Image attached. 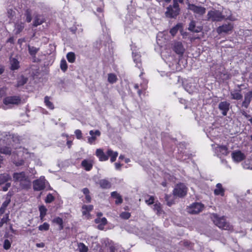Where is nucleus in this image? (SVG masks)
<instances>
[{"label": "nucleus", "mask_w": 252, "mask_h": 252, "mask_svg": "<svg viewBox=\"0 0 252 252\" xmlns=\"http://www.w3.org/2000/svg\"><path fill=\"white\" fill-rule=\"evenodd\" d=\"M94 222L98 224L97 228L100 230L103 229V226L107 223V220L106 218H96L94 220Z\"/></svg>", "instance_id": "obj_21"}, {"label": "nucleus", "mask_w": 252, "mask_h": 252, "mask_svg": "<svg viewBox=\"0 0 252 252\" xmlns=\"http://www.w3.org/2000/svg\"><path fill=\"white\" fill-rule=\"evenodd\" d=\"M11 199L10 198H6L5 200L2 203L1 207L6 209Z\"/></svg>", "instance_id": "obj_52"}, {"label": "nucleus", "mask_w": 252, "mask_h": 252, "mask_svg": "<svg viewBox=\"0 0 252 252\" xmlns=\"http://www.w3.org/2000/svg\"><path fill=\"white\" fill-rule=\"evenodd\" d=\"M89 134L91 135V137H89L88 138V143L90 144L94 143V141L96 139V137L100 136L101 133L99 130H95L94 131L91 130L89 131Z\"/></svg>", "instance_id": "obj_18"}, {"label": "nucleus", "mask_w": 252, "mask_h": 252, "mask_svg": "<svg viewBox=\"0 0 252 252\" xmlns=\"http://www.w3.org/2000/svg\"><path fill=\"white\" fill-rule=\"evenodd\" d=\"M155 201V197L154 196H150L148 199H146L145 200V202L148 205H152L154 204Z\"/></svg>", "instance_id": "obj_53"}, {"label": "nucleus", "mask_w": 252, "mask_h": 252, "mask_svg": "<svg viewBox=\"0 0 252 252\" xmlns=\"http://www.w3.org/2000/svg\"><path fill=\"white\" fill-rule=\"evenodd\" d=\"M188 189L183 183L177 184L175 187L173 193L174 195L179 197H183L186 195Z\"/></svg>", "instance_id": "obj_6"}, {"label": "nucleus", "mask_w": 252, "mask_h": 252, "mask_svg": "<svg viewBox=\"0 0 252 252\" xmlns=\"http://www.w3.org/2000/svg\"><path fill=\"white\" fill-rule=\"evenodd\" d=\"M5 183V184L4 185V186L2 187V190L4 191H7L8 189L10 188V187L11 186L10 183H7V182Z\"/></svg>", "instance_id": "obj_58"}, {"label": "nucleus", "mask_w": 252, "mask_h": 252, "mask_svg": "<svg viewBox=\"0 0 252 252\" xmlns=\"http://www.w3.org/2000/svg\"><path fill=\"white\" fill-rule=\"evenodd\" d=\"M186 3L188 4V9L192 11L193 13L200 15H203L206 12V8L201 6H197L194 4L189 3V0H187Z\"/></svg>", "instance_id": "obj_8"}, {"label": "nucleus", "mask_w": 252, "mask_h": 252, "mask_svg": "<svg viewBox=\"0 0 252 252\" xmlns=\"http://www.w3.org/2000/svg\"><path fill=\"white\" fill-rule=\"evenodd\" d=\"M216 188L214 190V193L215 195H220L223 196L224 195L225 190L223 188L220 183H218L216 185Z\"/></svg>", "instance_id": "obj_22"}, {"label": "nucleus", "mask_w": 252, "mask_h": 252, "mask_svg": "<svg viewBox=\"0 0 252 252\" xmlns=\"http://www.w3.org/2000/svg\"><path fill=\"white\" fill-rule=\"evenodd\" d=\"M122 164L120 163L116 162L115 163V168L116 169H120Z\"/></svg>", "instance_id": "obj_64"}, {"label": "nucleus", "mask_w": 252, "mask_h": 252, "mask_svg": "<svg viewBox=\"0 0 252 252\" xmlns=\"http://www.w3.org/2000/svg\"><path fill=\"white\" fill-rule=\"evenodd\" d=\"M218 148L219 152L223 156H227L229 153L228 148L226 145H219Z\"/></svg>", "instance_id": "obj_36"}, {"label": "nucleus", "mask_w": 252, "mask_h": 252, "mask_svg": "<svg viewBox=\"0 0 252 252\" xmlns=\"http://www.w3.org/2000/svg\"><path fill=\"white\" fill-rule=\"evenodd\" d=\"M11 242L8 239H5L3 244V248L6 250H9L11 248Z\"/></svg>", "instance_id": "obj_49"}, {"label": "nucleus", "mask_w": 252, "mask_h": 252, "mask_svg": "<svg viewBox=\"0 0 252 252\" xmlns=\"http://www.w3.org/2000/svg\"><path fill=\"white\" fill-rule=\"evenodd\" d=\"M180 11L172 8V5H170L167 7V10L165 12L166 16L168 18H173L177 17L179 15Z\"/></svg>", "instance_id": "obj_14"}, {"label": "nucleus", "mask_w": 252, "mask_h": 252, "mask_svg": "<svg viewBox=\"0 0 252 252\" xmlns=\"http://www.w3.org/2000/svg\"><path fill=\"white\" fill-rule=\"evenodd\" d=\"M24 23L22 22L16 23L15 24V34H18L22 32L24 28Z\"/></svg>", "instance_id": "obj_35"}, {"label": "nucleus", "mask_w": 252, "mask_h": 252, "mask_svg": "<svg viewBox=\"0 0 252 252\" xmlns=\"http://www.w3.org/2000/svg\"><path fill=\"white\" fill-rule=\"evenodd\" d=\"M233 29V25L231 23L224 24L218 27L216 31L218 33L220 34L222 32L227 33L231 31Z\"/></svg>", "instance_id": "obj_11"}, {"label": "nucleus", "mask_w": 252, "mask_h": 252, "mask_svg": "<svg viewBox=\"0 0 252 252\" xmlns=\"http://www.w3.org/2000/svg\"><path fill=\"white\" fill-rule=\"evenodd\" d=\"M95 156L98 158L100 161H104L108 160L107 154H105L101 149H97L96 150Z\"/></svg>", "instance_id": "obj_20"}, {"label": "nucleus", "mask_w": 252, "mask_h": 252, "mask_svg": "<svg viewBox=\"0 0 252 252\" xmlns=\"http://www.w3.org/2000/svg\"><path fill=\"white\" fill-rule=\"evenodd\" d=\"M51 97L48 96H45L44 98V102L45 106L49 109L53 110L55 108V106L53 102L50 100Z\"/></svg>", "instance_id": "obj_32"}, {"label": "nucleus", "mask_w": 252, "mask_h": 252, "mask_svg": "<svg viewBox=\"0 0 252 252\" xmlns=\"http://www.w3.org/2000/svg\"><path fill=\"white\" fill-rule=\"evenodd\" d=\"M241 112L242 115L246 118H249L251 117L250 115L248 114L245 110H242Z\"/></svg>", "instance_id": "obj_60"}, {"label": "nucleus", "mask_w": 252, "mask_h": 252, "mask_svg": "<svg viewBox=\"0 0 252 252\" xmlns=\"http://www.w3.org/2000/svg\"><path fill=\"white\" fill-rule=\"evenodd\" d=\"M180 246L188 251H193L194 244L188 240H183L179 243Z\"/></svg>", "instance_id": "obj_16"}, {"label": "nucleus", "mask_w": 252, "mask_h": 252, "mask_svg": "<svg viewBox=\"0 0 252 252\" xmlns=\"http://www.w3.org/2000/svg\"><path fill=\"white\" fill-rule=\"evenodd\" d=\"M74 133L77 139H81L82 138V133L80 129H76Z\"/></svg>", "instance_id": "obj_55"}, {"label": "nucleus", "mask_w": 252, "mask_h": 252, "mask_svg": "<svg viewBox=\"0 0 252 252\" xmlns=\"http://www.w3.org/2000/svg\"><path fill=\"white\" fill-rule=\"evenodd\" d=\"M230 103L226 101H221L219 104V108L221 111L223 116H226L229 110Z\"/></svg>", "instance_id": "obj_15"}, {"label": "nucleus", "mask_w": 252, "mask_h": 252, "mask_svg": "<svg viewBox=\"0 0 252 252\" xmlns=\"http://www.w3.org/2000/svg\"><path fill=\"white\" fill-rule=\"evenodd\" d=\"M153 209L158 215H160L163 212L161 205L158 201H157L155 204H154Z\"/></svg>", "instance_id": "obj_34"}, {"label": "nucleus", "mask_w": 252, "mask_h": 252, "mask_svg": "<svg viewBox=\"0 0 252 252\" xmlns=\"http://www.w3.org/2000/svg\"><path fill=\"white\" fill-rule=\"evenodd\" d=\"M106 154L108 156V159L109 157L110 158V161L111 162H114L118 156V153L117 152H114L111 149H108L106 151Z\"/></svg>", "instance_id": "obj_24"}, {"label": "nucleus", "mask_w": 252, "mask_h": 252, "mask_svg": "<svg viewBox=\"0 0 252 252\" xmlns=\"http://www.w3.org/2000/svg\"><path fill=\"white\" fill-rule=\"evenodd\" d=\"M55 197L51 194V193H49L45 199V202L46 203H50L52 202H53L55 200Z\"/></svg>", "instance_id": "obj_47"}, {"label": "nucleus", "mask_w": 252, "mask_h": 252, "mask_svg": "<svg viewBox=\"0 0 252 252\" xmlns=\"http://www.w3.org/2000/svg\"><path fill=\"white\" fill-rule=\"evenodd\" d=\"M171 195L165 194V200L167 202V205L169 206H171L172 204H174V200L173 199H171Z\"/></svg>", "instance_id": "obj_44"}, {"label": "nucleus", "mask_w": 252, "mask_h": 252, "mask_svg": "<svg viewBox=\"0 0 252 252\" xmlns=\"http://www.w3.org/2000/svg\"><path fill=\"white\" fill-rule=\"evenodd\" d=\"M7 43H10L11 44L14 43V38L13 37L11 36L8 38L6 41Z\"/></svg>", "instance_id": "obj_63"}, {"label": "nucleus", "mask_w": 252, "mask_h": 252, "mask_svg": "<svg viewBox=\"0 0 252 252\" xmlns=\"http://www.w3.org/2000/svg\"><path fill=\"white\" fill-rule=\"evenodd\" d=\"M94 161L93 159H84L81 161V166L87 171L92 170L93 167Z\"/></svg>", "instance_id": "obj_17"}, {"label": "nucleus", "mask_w": 252, "mask_h": 252, "mask_svg": "<svg viewBox=\"0 0 252 252\" xmlns=\"http://www.w3.org/2000/svg\"><path fill=\"white\" fill-rule=\"evenodd\" d=\"M107 80L109 83L113 84L117 82L118 78L114 73H110L108 74Z\"/></svg>", "instance_id": "obj_41"}, {"label": "nucleus", "mask_w": 252, "mask_h": 252, "mask_svg": "<svg viewBox=\"0 0 252 252\" xmlns=\"http://www.w3.org/2000/svg\"><path fill=\"white\" fill-rule=\"evenodd\" d=\"M52 222L59 225V229L60 230H62L63 229V222L62 218L59 217H56L53 219Z\"/></svg>", "instance_id": "obj_27"}, {"label": "nucleus", "mask_w": 252, "mask_h": 252, "mask_svg": "<svg viewBox=\"0 0 252 252\" xmlns=\"http://www.w3.org/2000/svg\"><path fill=\"white\" fill-rule=\"evenodd\" d=\"M231 156L235 162H239L246 158V156L240 150H236L232 152Z\"/></svg>", "instance_id": "obj_12"}, {"label": "nucleus", "mask_w": 252, "mask_h": 252, "mask_svg": "<svg viewBox=\"0 0 252 252\" xmlns=\"http://www.w3.org/2000/svg\"><path fill=\"white\" fill-rule=\"evenodd\" d=\"M10 68L11 70H17L20 67L19 62L15 58H13L10 60Z\"/></svg>", "instance_id": "obj_25"}, {"label": "nucleus", "mask_w": 252, "mask_h": 252, "mask_svg": "<svg viewBox=\"0 0 252 252\" xmlns=\"http://www.w3.org/2000/svg\"><path fill=\"white\" fill-rule=\"evenodd\" d=\"M211 219L214 223L220 228L228 230L232 227L224 217H219L217 214H213Z\"/></svg>", "instance_id": "obj_2"}, {"label": "nucleus", "mask_w": 252, "mask_h": 252, "mask_svg": "<svg viewBox=\"0 0 252 252\" xmlns=\"http://www.w3.org/2000/svg\"><path fill=\"white\" fill-rule=\"evenodd\" d=\"M181 26L180 25V24H177L176 25H175V26H174L173 28H172L170 31H169V33L173 36H175L176 33H177L178 30H179V29L180 27H181Z\"/></svg>", "instance_id": "obj_42"}, {"label": "nucleus", "mask_w": 252, "mask_h": 252, "mask_svg": "<svg viewBox=\"0 0 252 252\" xmlns=\"http://www.w3.org/2000/svg\"><path fill=\"white\" fill-rule=\"evenodd\" d=\"M40 212L39 218L41 221L44 220V218L46 215L47 209L44 206H41L39 207Z\"/></svg>", "instance_id": "obj_39"}, {"label": "nucleus", "mask_w": 252, "mask_h": 252, "mask_svg": "<svg viewBox=\"0 0 252 252\" xmlns=\"http://www.w3.org/2000/svg\"><path fill=\"white\" fill-rule=\"evenodd\" d=\"M111 196L115 198L116 200L115 201V203L116 204L118 205L121 204L123 202V198L121 195L118 193L117 191H113L111 193Z\"/></svg>", "instance_id": "obj_26"}, {"label": "nucleus", "mask_w": 252, "mask_h": 252, "mask_svg": "<svg viewBox=\"0 0 252 252\" xmlns=\"http://www.w3.org/2000/svg\"><path fill=\"white\" fill-rule=\"evenodd\" d=\"M146 88H147L146 87H145V88H142V89H138V90H137V93H138V96L139 97L141 96L142 94L143 93V91H145L146 89Z\"/></svg>", "instance_id": "obj_62"}, {"label": "nucleus", "mask_w": 252, "mask_h": 252, "mask_svg": "<svg viewBox=\"0 0 252 252\" xmlns=\"http://www.w3.org/2000/svg\"><path fill=\"white\" fill-rule=\"evenodd\" d=\"M244 84H237L235 88L230 91V98L232 99L239 100L242 99V87H244Z\"/></svg>", "instance_id": "obj_4"}, {"label": "nucleus", "mask_w": 252, "mask_h": 252, "mask_svg": "<svg viewBox=\"0 0 252 252\" xmlns=\"http://www.w3.org/2000/svg\"><path fill=\"white\" fill-rule=\"evenodd\" d=\"M12 149L9 146H0V153L4 155H10L11 154Z\"/></svg>", "instance_id": "obj_38"}, {"label": "nucleus", "mask_w": 252, "mask_h": 252, "mask_svg": "<svg viewBox=\"0 0 252 252\" xmlns=\"http://www.w3.org/2000/svg\"><path fill=\"white\" fill-rule=\"evenodd\" d=\"M172 48L173 51L179 55V57H182L185 51V49L180 41H175L172 45Z\"/></svg>", "instance_id": "obj_9"}, {"label": "nucleus", "mask_w": 252, "mask_h": 252, "mask_svg": "<svg viewBox=\"0 0 252 252\" xmlns=\"http://www.w3.org/2000/svg\"><path fill=\"white\" fill-rule=\"evenodd\" d=\"M207 17L213 22L221 21L224 18V16L222 15V13L217 10L209 11L207 13Z\"/></svg>", "instance_id": "obj_7"}, {"label": "nucleus", "mask_w": 252, "mask_h": 252, "mask_svg": "<svg viewBox=\"0 0 252 252\" xmlns=\"http://www.w3.org/2000/svg\"><path fill=\"white\" fill-rule=\"evenodd\" d=\"M7 15L8 18H9L10 20H12L15 16V12L12 9H9L7 11Z\"/></svg>", "instance_id": "obj_54"}, {"label": "nucleus", "mask_w": 252, "mask_h": 252, "mask_svg": "<svg viewBox=\"0 0 252 252\" xmlns=\"http://www.w3.org/2000/svg\"><path fill=\"white\" fill-rule=\"evenodd\" d=\"M252 100V90L244 94V98L242 102V106L248 108Z\"/></svg>", "instance_id": "obj_13"}, {"label": "nucleus", "mask_w": 252, "mask_h": 252, "mask_svg": "<svg viewBox=\"0 0 252 252\" xmlns=\"http://www.w3.org/2000/svg\"><path fill=\"white\" fill-rule=\"evenodd\" d=\"M82 191L85 195L90 194V190L87 188H83Z\"/></svg>", "instance_id": "obj_59"}, {"label": "nucleus", "mask_w": 252, "mask_h": 252, "mask_svg": "<svg viewBox=\"0 0 252 252\" xmlns=\"http://www.w3.org/2000/svg\"><path fill=\"white\" fill-rule=\"evenodd\" d=\"M33 189L34 191H40L44 190L46 186L48 185L49 189H51L48 182L44 176H41L38 179L34 180L32 182Z\"/></svg>", "instance_id": "obj_3"}, {"label": "nucleus", "mask_w": 252, "mask_h": 252, "mask_svg": "<svg viewBox=\"0 0 252 252\" xmlns=\"http://www.w3.org/2000/svg\"><path fill=\"white\" fill-rule=\"evenodd\" d=\"M21 100L20 95L6 96L3 99L2 102L6 106L10 104L18 105L21 104Z\"/></svg>", "instance_id": "obj_5"}, {"label": "nucleus", "mask_w": 252, "mask_h": 252, "mask_svg": "<svg viewBox=\"0 0 252 252\" xmlns=\"http://www.w3.org/2000/svg\"><path fill=\"white\" fill-rule=\"evenodd\" d=\"M85 199H86L85 202L86 203L91 202V201L92 200V198H91V195L90 194L85 195Z\"/></svg>", "instance_id": "obj_61"}, {"label": "nucleus", "mask_w": 252, "mask_h": 252, "mask_svg": "<svg viewBox=\"0 0 252 252\" xmlns=\"http://www.w3.org/2000/svg\"><path fill=\"white\" fill-rule=\"evenodd\" d=\"M9 213L5 214L2 219H1L0 220H1L3 223H7L9 221Z\"/></svg>", "instance_id": "obj_51"}, {"label": "nucleus", "mask_w": 252, "mask_h": 252, "mask_svg": "<svg viewBox=\"0 0 252 252\" xmlns=\"http://www.w3.org/2000/svg\"><path fill=\"white\" fill-rule=\"evenodd\" d=\"M7 88L6 87L0 88V97L5 95Z\"/></svg>", "instance_id": "obj_57"}, {"label": "nucleus", "mask_w": 252, "mask_h": 252, "mask_svg": "<svg viewBox=\"0 0 252 252\" xmlns=\"http://www.w3.org/2000/svg\"><path fill=\"white\" fill-rule=\"evenodd\" d=\"M11 180V176L8 173H3L0 174V185Z\"/></svg>", "instance_id": "obj_28"}, {"label": "nucleus", "mask_w": 252, "mask_h": 252, "mask_svg": "<svg viewBox=\"0 0 252 252\" xmlns=\"http://www.w3.org/2000/svg\"><path fill=\"white\" fill-rule=\"evenodd\" d=\"M94 209L93 205H83L82 206V213L83 216L90 215V212Z\"/></svg>", "instance_id": "obj_23"}, {"label": "nucleus", "mask_w": 252, "mask_h": 252, "mask_svg": "<svg viewBox=\"0 0 252 252\" xmlns=\"http://www.w3.org/2000/svg\"><path fill=\"white\" fill-rule=\"evenodd\" d=\"M120 216L121 218L127 220L130 217L131 214L128 212H123L120 214Z\"/></svg>", "instance_id": "obj_50"}, {"label": "nucleus", "mask_w": 252, "mask_h": 252, "mask_svg": "<svg viewBox=\"0 0 252 252\" xmlns=\"http://www.w3.org/2000/svg\"><path fill=\"white\" fill-rule=\"evenodd\" d=\"M25 15L26 16V22L28 23L31 22L32 20V16L31 10L29 9H27L25 12Z\"/></svg>", "instance_id": "obj_45"}, {"label": "nucleus", "mask_w": 252, "mask_h": 252, "mask_svg": "<svg viewBox=\"0 0 252 252\" xmlns=\"http://www.w3.org/2000/svg\"><path fill=\"white\" fill-rule=\"evenodd\" d=\"M96 183L99 185L101 189H109L112 187L111 183L106 179L99 180Z\"/></svg>", "instance_id": "obj_19"}, {"label": "nucleus", "mask_w": 252, "mask_h": 252, "mask_svg": "<svg viewBox=\"0 0 252 252\" xmlns=\"http://www.w3.org/2000/svg\"><path fill=\"white\" fill-rule=\"evenodd\" d=\"M13 178L15 183H19V187L22 189H28L31 188V181L25 172H14L13 174Z\"/></svg>", "instance_id": "obj_1"}, {"label": "nucleus", "mask_w": 252, "mask_h": 252, "mask_svg": "<svg viewBox=\"0 0 252 252\" xmlns=\"http://www.w3.org/2000/svg\"><path fill=\"white\" fill-rule=\"evenodd\" d=\"M66 59L70 63H74L75 62L76 56L74 52H69L66 54Z\"/></svg>", "instance_id": "obj_40"}, {"label": "nucleus", "mask_w": 252, "mask_h": 252, "mask_svg": "<svg viewBox=\"0 0 252 252\" xmlns=\"http://www.w3.org/2000/svg\"><path fill=\"white\" fill-rule=\"evenodd\" d=\"M50 225L47 222H44L42 224L40 225L38 228L40 231H47L49 230Z\"/></svg>", "instance_id": "obj_46"}, {"label": "nucleus", "mask_w": 252, "mask_h": 252, "mask_svg": "<svg viewBox=\"0 0 252 252\" xmlns=\"http://www.w3.org/2000/svg\"><path fill=\"white\" fill-rule=\"evenodd\" d=\"M173 5H172V8L180 11V8L179 7V5L177 2V0H173Z\"/></svg>", "instance_id": "obj_56"}, {"label": "nucleus", "mask_w": 252, "mask_h": 252, "mask_svg": "<svg viewBox=\"0 0 252 252\" xmlns=\"http://www.w3.org/2000/svg\"><path fill=\"white\" fill-rule=\"evenodd\" d=\"M67 64L66 61L64 59H62L60 62V68L61 70L65 72L67 69Z\"/></svg>", "instance_id": "obj_43"}, {"label": "nucleus", "mask_w": 252, "mask_h": 252, "mask_svg": "<svg viewBox=\"0 0 252 252\" xmlns=\"http://www.w3.org/2000/svg\"><path fill=\"white\" fill-rule=\"evenodd\" d=\"M78 248L80 252H88V247L83 243L78 244Z\"/></svg>", "instance_id": "obj_48"}, {"label": "nucleus", "mask_w": 252, "mask_h": 252, "mask_svg": "<svg viewBox=\"0 0 252 252\" xmlns=\"http://www.w3.org/2000/svg\"><path fill=\"white\" fill-rule=\"evenodd\" d=\"M28 48L30 55L34 59L37 53L39 50V48L34 46H31L30 45H28Z\"/></svg>", "instance_id": "obj_31"}, {"label": "nucleus", "mask_w": 252, "mask_h": 252, "mask_svg": "<svg viewBox=\"0 0 252 252\" xmlns=\"http://www.w3.org/2000/svg\"><path fill=\"white\" fill-rule=\"evenodd\" d=\"M204 207V205L201 203H193L188 208V212L191 214H197L202 211Z\"/></svg>", "instance_id": "obj_10"}, {"label": "nucleus", "mask_w": 252, "mask_h": 252, "mask_svg": "<svg viewBox=\"0 0 252 252\" xmlns=\"http://www.w3.org/2000/svg\"><path fill=\"white\" fill-rule=\"evenodd\" d=\"M134 62L136 63V66L140 69L142 68V63L141 60V56L138 54H134L133 56Z\"/></svg>", "instance_id": "obj_33"}, {"label": "nucleus", "mask_w": 252, "mask_h": 252, "mask_svg": "<svg viewBox=\"0 0 252 252\" xmlns=\"http://www.w3.org/2000/svg\"><path fill=\"white\" fill-rule=\"evenodd\" d=\"M195 22L194 21H191L189 25L188 30L192 32H199L202 30V28L201 27H197L196 29H195Z\"/></svg>", "instance_id": "obj_30"}, {"label": "nucleus", "mask_w": 252, "mask_h": 252, "mask_svg": "<svg viewBox=\"0 0 252 252\" xmlns=\"http://www.w3.org/2000/svg\"><path fill=\"white\" fill-rule=\"evenodd\" d=\"M45 21L44 18L43 16L40 15H36L34 19L33 22V26L34 27H37L39 25H41Z\"/></svg>", "instance_id": "obj_29"}, {"label": "nucleus", "mask_w": 252, "mask_h": 252, "mask_svg": "<svg viewBox=\"0 0 252 252\" xmlns=\"http://www.w3.org/2000/svg\"><path fill=\"white\" fill-rule=\"evenodd\" d=\"M27 81H28L27 78L24 77V75H21L20 78L18 79L17 84L15 85V87L17 88H19V87L24 86L25 84L27 83Z\"/></svg>", "instance_id": "obj_37"}]
</instances>
